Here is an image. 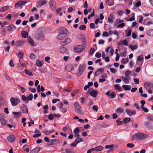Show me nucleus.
<instances>
[{"instance_id":"1","label":"nucleus","mask_w":153,"mask_h":153,"mask_svg":"<svg viewBox=\"0 0 153 153\" xmlns=\"http://www.w3.org/2000/svg\"><path fill=\"white\" fill-rule=\"evenodd\" d=\"M135 136L139 140H143L147 138L149 135L147 134L140 133L136 134Z\"/></svg>"},{"instance_id":"2","label":"nucleus","mask_w":153,"mask_h":153,"mask_svg":"<svg viewBox=\"0 0 153 153\" xmlns=\"http://www.w3.org/2000/svg\"><path fill=\"white\" fill-rule=\"evenodd\" d=\"M10 101L13 106H16L20 102V100L18 98L12 97L10 98Z\"/></svg>"},{"instance_id":"3","label":"nucleus","mask_w":153,"mask_h":153,"mask_svg":"<svg viewBox=\"0 0 153 153\" xmlns=\"http://www.w3.org/2000/svg\"><path fill=\"white\" fill-rule=\"evenodd\" d=\"M84 49V47L82 45H76L74 48V51L76 53H80L82 52Z\"/></svg>"},{"instance_id":"4","label":"nucleus","mask_w":153,"mask_h":153,"mask_svg":"<svg viewBox=\"0 0 153 153\" xmlns=\"http://www.w3.org/2000/svg\"><path fill=\"white\" fill-rule=\"evenodd\" d=\"M44 34L42 32H38L35 35V38L38 40L43 39Z\"/></svg>"},{"instance_id":"5","label":"nucleus","mask_w":153,"mask_h":153,"mask_svg":"<svg viewBox=\"0 0 153 153\" xmlns=\"http://www.w3.org/2000/svg\"><path fill=\"white\" fill-rule=\"evenodd\" d=\"M72 41L71 39L67 38H66L64 41H61L60 42V44L62 46H65L68 44L70 43Z\"/></svg>"},{"instance_id":"6","label":"nucleus","mask_w":153,"mask_h":153,"mask_svg":"<svg viewBox=\"0 0 153 153\" xmlns=\"http://www.w3.org/2000/svg\"><path fill=\"white\" fill-rule=\"evenodd\" d=\"M84 69V65H80L77 72V75L78 76H80L82 75Z\"/></svg>"},{"instance_id":"7","label":"nucleus","mask_w":153,"mask_h":153,"mask_svg":"<svg viewBox=\"0 0 153 153\" xmlns=\"http://www.w3.org/2000/svg\"><path fill=\"white\" fill-rule=\"evenodd\" d=\"M144 86L146 89H152L153 88V84L149 82H145L144 84Z\"/></svg>"},{"instance_id":"8","label":"nucleus","mask_w":153,"mask_h":153,"mask_svg":"<svg viewBox=\"0 0 153 153\" xmlns=\"http://www.w3.org/2000/svg\"><path fill=\"white\" fill-rule=\"evenodd\" d=\"M126 111L127 114L129 116L135 115L136 114V112L135 111L128 108L126 109Z\"/></svg>"},{"instance_id":"9","label":"nucleus","mask_w":153,"mask_h":153,"mask_svg":"<svg viewBox=\"0 0 153 153\" xmlns=\"http://www.w3.org/2000/svg\"><path fill=\"white\" fill-rule=\"evenodd\" d=\"M27 2L25 1H19L18 2L16 3L15 5V7L16 8H18L19 7H20L23 5L25 4Z\"/></svg>"},{"instance_id":"10","label":"nucleus","mask_w":153,"mask_h":153,"mask_svg":"<svg viewBox=\"0 0 153 153\" xmlns=\"http://www.w3.org/2000/svg\"><path fill=\"white\" fill-rule=\"evenodd\" d=\"M49 5L51 6V8L53 10H54L56 8V4L55 2L53 0H51L49 2Z\"/></svg>"},{"instance_id":"11","label":"nucleus","mask_w":153,"mask_h":153,"mask_svg":"<svg viewBox=\"0 0 153 153\" xmlns=\"http://www.w3.org/2000/svg\"><path fill=\"white\" fill-rule=\"evenodd\" d=\"M66 34L60 33L56 37L57 39L60 40L63 39L65 37Z\"/></svg>"},{"instance_id":"12","label":"nucleus","mask_w":153,"mask_h":153,"mask_svg":"<svg viewBox=\"0 0 153 153\" xmlns=\"http://www.w3.org/2000/svg\"><path fill=\"white\" fill-rule=\"evenodd\" d=\"M7 140L10 142H13L15 140V137L14 135H10L8 137Z\"/></svg>"},{"instance_id":"13","label":"nucleus","mask_w":153,"mask_h":153,"mask_svg":"<svg viewBox=\"0 0 153 153\" xmlns=\"http://www.w3.org/2000/svg\"><path fill=\"white\" fill-rule=\"evenodd\" d=\"M47 3V2L45 0H39L38 2L37 5L38 7H40L43 5Z\"/></svg>"},{"instance_id":"14","label":"nucleus","mask_w":153,"mask_h":153,"mask_svg":"<svg viewBox=\"0 0 153 153\" xmlns=\"http://www.w3.org/2000/svg\"><path fill=\"white\" fill-rule=\"evenodd\" d=\"M16 29V27L13 25H10L7 26V30L11 31L12 30H15Z\"/></svg>"},{"instance_id":"15","label":"nucleus","mask_w":153,"mask_h":153,"mask_svg":"<svg viewBox=\"0 0 153 153\" xmlns=\"http://www.w3.org/2000/svg\"><path fill=\"white\" fill-rule=\"evenodd\" d=\"M12 114L14 115V117L16 118H19L21 115V113L19 112H13Z\"/></svg>"},{"instance_id":"16","label":"nucleus","mask_w":153,"mask_h":153,"mask_svg":"<svg viewBox=\"0 0 153 153\" xmlns=\"http://www.w3.org/2000/svg\"><path fill=\"white\" fill-rule=\"evenodd\" d=\"M66 68L69 71H71L74 69V66L71 65L69 64L66 66Z\"/></svg>"},{"instance_id":"17","label":"nucleus","mask_w":153,"mask_h":153,"mask_svg":"<svg viewBox=\"0 0 153 153\" xmlns=\"http://www.w3.org/2000/svg\"><path fill=\"white\" fill-rule=\"evenodd\" d=\"M59 108L60 110L63 113H65L67 111V109L63 107V104L62 103H60L59 104Z\"/></svg>"},{"instance_id":"18","label":"nucleus","mask_w":153,"mask_h":153,"mask_svg":"<svg viewBox=\"0 0 153 153\" xmlns=\"http://www.w3.org/2000/svg\"><path fill=\"white\" fill-rule=\"evenodd\" d=\"M98 92L97 90H94L91 91L90 94L92 97H97Z\"/></svg>"},{"instance_id":"19","label":"nucleus","mask_w":153,"mask_h":153,"mask_svg":"<svg viewBox=\"0 0 153 153\" xmlns=\"http://www.w3.org/2000/svg\"><path fill=\"white\" fill-rule=\"evenodd\" d=\"M27 41V42L32 46H34V42L33 39L30 37L29 36L28 37Z\"/></svg>"},{"instance_id":"20","label":"nucleus","mask_w":153,"mask_h":153,"mask_svg":"<svg viewBox=\"0 0 153 153\" xmlns=\"http://www.w3.org/2000/svg\"><path fill=\"white\" fill-rule=\"evenodd\" d=\"M74 105L75 106V110L76 111H79L81 109V107H80L79 103L77 102H76L74 103Z\"/></svg>"},{"instance_id":"21","label":"nucleus","mask_w":153,"mask_h":153,"mask_svg":"<svg viewBox=\"0 0 153 153\" xmlns=\"http://www.w3.org/2000/svg\"><path fill=\"white\" fill-rule=\"evenodd\" d=\"M60 33L65 34L67 33V31L66 28L64 27H62L60 28Z\"/></svg>"},{"instance_id":"22","label":"nucleus","mask_w":153,"mask_h":153,"mask_svg":"<svg viewBox=\"0 0 153 153\" xmlns=\"http://www.w3.org/2000/svg\"><path fill=\"white\" fill-rule=\"evenodd\" d=\"M122 88L126 91H129L131 89V86L128 85H123Z\"/></svg>"},{"instance_id":"23","label":"nucleus","mask_w":153,"mask_h":153,"mask_svg":"<svg viewBox=\"0 0 153 153\" xmlns=\"http://www.w3.org/2000/svg\"><path fill=\"white\" fill-rule=\"evenodd\" d=\"M24 41L23 40H21L17 41L16 43V45L17 46H21L24 43Z\"/></svg>"},{"instance_id":"24","label":"nucleus","mask_w":153,"mask_h":153,"mask_svg":"<svg viewBox=\"0 0 153 153\" xmlns=\"http://www.w3.org/2000/svg\"><path fill=\"white\" fill-rule=\"evenodd\" d=\"M103 148L101 146H99L93 148L94 150L97 151H101L103 150Z\"/></svg>"},{"instance_id":"25","label":"nucleus","mask_w":153,"mask_h":153,"mask_svg":"<svg viewBox=\"0 0 153 153\" xmlns=\"http://www.w3.org/2000/svg\"><path fill=\"white\" fill-rule=\"evenodd\" d=\"M122 80L126 84H128L129 82V80L128 78L124 77V76H121L120 77Z\"/></svg>"},{"instance_id":"26","label":"nucleus","mask_w":153,"mask_h":153,"mask_svg":"<svg viewBox=\"0 0 153 153\" xmlns=\"http://www.w3.org/2000/svg\"><path fill=\"white\" fill-rule=\"evenodd\" d=\"M147 34L150 36H153V30H150L147 31Z\"/></svg>"},{"instance_id":"27","label":"nucleus","mask_w":153,"mask_h":153,"mask_svg":"<svg viewBox=\"0 0 153 153\" xmlns=\"http://www.w3.org/2000/svg\"><path fill=\"white\" fill-rule=\"evenodd\" d=\"M40 151V149L38 148H36L32 150L30 153H38Z\"/></svg>"},{"instance_id":"28","label":"nucleus","mask_w":153,"mask_h":153,"mask_svg":"<svg viewBox=\"0 0 153 153\" xmlns=\"http://www.w3.org/2000/svg\"><path fill=\"white\" fill-rule=\"evenodd\" d=\"M42 62L39 59H37L36 62V65L38 67H41L42 65Z\"/></svg>"},{"instance_id":"29","label":"nucleus","mask_w":153,"mask_h":153,"mask_svg":"<svg viewBox=\"0 0 153 153\" xmlns=\"http://www.w3.org/2000/svg\"><path fill=\"white\" fill-rule=\"evenodd\" d=\"M123 20H121L120 19H117L114 22V25H117L120 23L123 22Z\"/></svg>"},{"instance_id":"30","label":"nucleus","mask_w":153,"mask_h":153,"mask_svg":"<svg viewBox=\"0 0 153 153\" xmlns=\"http://www.w3.org/2000/svg\"><path fill=\"white\" fill-rule=\"evenodd\" d=\"M21 35L22 37L24 38H26L28 36V33L26 31H22L21 32Z\"/></svg>"},{"instance_id":"31","label":"nucleus","mask_w":153,"mask_h":153,"mask_svg":"<svg viewBox=\"0 0 153 153\" xmlns=\"http://www.w3.org/2000/svg\"><path fill=\"white\" fill-rule=\"evenodd\" d=\"M113 16L112 15H110L108 18V21L109 22L111 23H113Z\"/></svg>"},{"instance_id":"32","label":"nucleus","mask_w":153,"mask_h":153,"mask_svg":"<svg viewBox=\"0 0 153 153\" xmlns=\"http://www.w3.org/2000/svg\"><path fill=\"white\" fill-rule=\"evenodd\" d=\"M8 8V6H4L3 7H1L0 9V12H5L7 10Z\"/></svg>"},{"instance_id":"33","label":"nucleus","mask_w":153,"mask_h":153,"mask_svg":"<svg viewBox=\"0 0 153 153\" xmlns=\"http://www.w3.org/2000/svg\"><path fill=\"white\" fill-rule=\"evenodd\" d=\"M125 31L126 34V37H129L131 36L132 32L131 30L130 29L128 31L127 30H125Z\"/></svg>"},{"instance_id":"34","label":"nucleus","mask_w":153,"mask_h":153,"mask_svg":"<svg viewBox=\"0 0 153 153\" xmlns=\"http://www.w3.org/2000/svg\"><path fill=\"white\" fill-rule=\"evenodd\" d=\"M22 99L25 102V103H27L28 102V100L27 97L24 95L22 96Z\"/></svg>"},{"instance_id":"35","label":"nucleus","mask_w":153,"mask_h":153,"mask_svg":"<svg viewBox=\"0 0 153 153\" xmlns=\"http://www.w3.org/2000/svg\"><path fill=\"white\" fill-rule=\"evenodd\" d=\"M48 105H44L43 106V108L44 109V112L45 114H47L48 113Z\"/></svg>"},{"instance_id":"36","label":"nucleus","mask_w":153,"mask_h":153,"mask_svg":"<svg viewBox=\"0 0 153 153\" xmlns=\"http://www.w3.org/2000/svg\"><path fill=\"white\" fill-rule=\"evenodd\" d=\"M66 50V48L65 47H62L59 48V51L62 53H65Z\"/></svg>"},{"instance_id":"37","label":"nucleus","mask_w":153,"mask_h":153,"mask_svg":"<svg viewBox=\"0 0 153 153\" xmlns=\"http://www.w3.org/2000/svg\"><path fill=\"white\" fill-rule=\"evenodd\" d=\"M28 145H25L23 146V149L24 151H26L27 153H28L29 152V148L27 147Z\"/></svg>"},{"instance_id":"38","label":"nucleus","mask_w":153,"mask_h":153,"mask_svg":"<svg viewBox=\"0 0 153 153\" xmlns=\"http://www.w3.org/2000/svg\"><path fill=\"white\" fill-rule=\"evenodd\" d=\"M144 58L142 55H141L137 57V61H138L140 62H141L143 60V59Z\"/></svg>"},{"instance_id":"39","label":"nucleus","mask_w":153,"mask_h":153,"mask_svg":"<svg viewBox=\"0 0 153 153\" xmlns=\"http://www.w3.org/2000/svg\"><path fill=\"white\" fill-rule=\"evenodd\" d=\"M116 111L117 113H122L124 112V110L121 108L117 109Z\"/></svg>"},{"instance_id":"40","label":"nucleus","mask_w":153,"mask_h":153,"mask_svg":"<svg viewBox=\"0 0 153 153\" xmlns=\"http://www.w3.org/2000/svg\"><path fill=\"white\" fill-rule=\"evenodd\" d=\"M24 106L22 108V111L23 113L26 112L27 114L28 113V110L27 108L25 106V105H24Z\"/></svg>"},{"instance_id":"41","label":"nucleus","mask_w":153,"mask_h":153,"mask_svg":"<svg viewBox=\"0 0 153 153\" xmlns=\"http://www.w3.org/2000/svg\"><path fill=\"white\" fill-rule=\"evenodd\" d=\"M131 120V119L129 118L126 117L124 118L123 121L124 123H127L129 122Z\"/></svg>"},{"instance_id":"42","label":"nucleus","mask_w":153,"mask_h":153,"mask_svg":"<svg viewBox=\"0 0 153 153\" xmlns=\"http://www.w3.org/2000/svg\"><path fill=\"white\" fill-rule=\"evenodd\" d=\"M114 88L117 90H122V88L118 85L116 84L114 85Z\"/></svg>"},{"instance_id":"43","label":"nucleus","mask_w":153,"mask_h":153,"mask_svg":"<svg viewBox=\"0 0 153 153\" xmlns=\"http://www.w3.org/2000/svg\"><path fill=\"white\" fill-rule=\"evenodd\" d=\"M29 76H31L32 73L30 71H28L27 69L25 70L24 71Z\"/></svg>"},{"instance_id":"44","label":"nucleus","mask_w":153,"mask_h":153,"mask_svg":"<svg viewBox=\"0 0 153 153\" xmlns=\"http://www.w3.org/2000/svg\"><path fill=\"white\" fill-rule=\"evenodd\" d=\"M75 141L77 143H78L82 141L83 139L81 138L77 137L75 140Z\"/></svg>"},{"instance_id":"45","label":"nucleus","mask_w":153,"mask_h":153,"mask_svg":"<svg viewBox=\"0 0 153 153\" xmlns=\"http://www.w3.org/2000/svg\"><path fill=\"white\" fill-rule=\"evenodd\" d=\"M82 44H85L86 43V39L84 36H83V38L82 39Z\"/></svg>"},{"instance_id":"46","label":"nucleus","mask_w":153,"mask_h":153,"mask_svg":"<svg viewBox=\"0 0 153 153\" xmlns=\"http://www.w3.org/2000/svg\"><path fill=\"white\" fill-rule=\"evenodd\" d=\"M129 47L132 50H134L137 49V47L136 45H130Z\"/></svg>"},{"instance_id":"47","label":"nucleus","mask_w":153,"mask_h":153,"mask_svg":"<svg viewBox=\"0 0 153 153\" xmlns=\"http://www.w3.org/2000/svg\"><path fill=\"white\" fill-rule=\"evenodd\" d=\"M79 29L81 30H86V27L84 25H81L79 27Z\"/></svg>"},{"instance_id":"48","label":"nucleus","mask_w":153,"mask_h":153,"mask_svg":"<svg viewBox=\"0 0 153 153\" xmlns=\"http://www.w3.org/2000/svg\"><path fill=\"white\" fill-rule=\"evenodd\" d=\"M110 70L111 72L112 73H115L117 72L116 69L114 68H111Z\"/></svg>"},{"instance_id":"49","label":"nucleus","mask_w":153,"mask_h":153,"mask_svg":"<svg viewBox=\"0 0 153 153\" xmlns=\"http://www.w3.org/2000/svg\"><path fill=\"white\" fill-rule=\"evenodd\" d=\"M125 26V23H122L118 25L117 26V27L119 28L123 27Z\"/></svg>"},{"instance_id":"50","label":"nucleus","mask_w":153,"mask_h":153,"mask_svg":"<svg viewBox=\"0 0 153 153\" xmlns=\"http://www.w3.org/2000/svg\"><path fill=\"white\" fill-rule=\"evenodd\" d=\"M116 96V94L114 92L111 93L110 95L111 98L112 99L114 98Z\"/></svg>"},{"instance_id":"51","label":"nucleus","mask_w":153,"mask_h":153,"mask_svg":"<svg viewBox=\"0 0 153 153\" xmlns=\"http://www.w3.org/2000/svg\"><path fill=\"white\" fill-rule=\"evenodd\" d=\"M1 122L2 124L5 125L7 123V121L4 119H2L1 120Z\"/></svg>"},{"instance_id":"52","label":"nucleus","mask_w":153,"mask_h":153,"mask_svg":"<svg viewBox=\"0 0 153 153\" xmlns=\"http://www.w3.org/2000/svg\"><path fill=\"white\" fill-rule=\"evenodd\" d=\"M65 152L66 153H72L73 150L72 149H66Z\"/></svg>"},{"instance_id":"53","label":"nucleus","mask_w":153,"mask_h":153,"mask_svg":"<svg viewBox=\"0 0 153 153\" xmlns=\"http://www.w3.org/2000/svg\"><path fill=\"white\" fill-rule=\"evenodd\" d=\"M133 80L136 84H138L139 83V80L138 79L134 78Z\"/></svg>"},{"instance_id":"54","label":"nucleus","mask_w":153,"mask_h":153,"mask_svg":"<svg viewBox=\"0 0 153 153\" xmlns=\"http://www.w3.org/2000/svg\"><path fill=\"white\" fill-rule=\"evenodd\" d=\"M29 89L31 92L33 93H35L36 92V90L35 88H29Z\"/></svg>"},{"instance_id":"55","label":"nucleus","mask_w":153,"mask_h":153,"mask_svg":"<svg viewBox=\"0 0 153 153\" xmlns=\"http://www.w3.org/2000/svg\"><path fill=\"white\" fill-rule=\"evenodd\" d=\"M33 97V94H30L28 96L27 98L28 99V100H29L31 101L32 100Z\"/></svg>"},{"instance_id":"56","label":"nucleus","mask_w":153,"mask_h":153,"mask_svg":"<svg viewBox=\"0 0 153 153\" xmlns=\"http://www.w3.org/2000/svg\"><path fill=\"white\" fill-rule=\"evenodd\" d=\"M127 146L128 148H132L134 147V145L132 143H129L127 145Z\"/></svg>"},{"instance_id":"57","label":"nucleus","mask_w":153,"mask_h":153,"mask_svg":"<svg viewBox=\"0 0 153 153\" xmlns=\"http://www.w3.org/2000/svg\"><path fill=\"white\" fill-rule=\"evenodd\" d=\"M113 145H107L105 146V148L106 149H111L113 148Z\"/></svg>"},{"instance_id":"58","label":"nucleus","mask_w":153,"mask_h":153,"mask_svg":"<svg viewBox=\"0 0 153 153\" xmlns=\"http://www.w3.org/2000/svg\"><path fill=\"white\" fill-rule=\"evenodd\" d=\"M95 56L96 57L98 58H99L101 56V54L99 52H97L96 53Z\"/></svg>"},{"instance_id":"59","label":"nucleus","mask_w":153,"mask_h":153,"mask_svg":"<svg viewBox=\"0 0 153 153\" xmlns=\"http://www.w3.org/2000/svg\"><path fill=\"white\" fill-rule=\"evenodd\" d=\"M50 58L49 56H47L45 57V60L48 62L49 63H50V62L49 61V60L50 59Z\"/></svg>"},{"instance_id":"60","label":"nucleus","mask_w":153,"mask_h":153,"mask_svg":"<svg viewBox=\"0 0 153 153\" xmlns=\"http://www.w3.org/2000/svg\"><path fill=\"white\" fill-rule=\"evenodd\" d=\"M80 131V130L78 128H76L74 131V132L75 134L78 133Z\"/></svg>"},{"instance_id":"61","label":"nucleus","mask_w":153,"mask_h":153,"mask_svg":"<svg viewBox=\"0 0 153 153\" xmlns=\"http://www.w3.org/2000/svg\"><path fill=\"white\" fill-rule=\"evenodd\" d=\"M95 62L96 63H99V65H101L102 64V62H101V60L100 59H97L95 61Z\"/></svg>"},{"instance_id":"62","label":"nucleus","mask_w":153,"mask_h":153,"mask_svg":"<svg viewBox=\"0 0 153 153\" xmlns=\"http://www.w3.org/2000/svg\"><path fill=\"white\" fill-rule=\"evenodd\" d=\"M90 28L94 29L95 28V25L93 23H91L90 24Z\"/></svg>"},{"instance_id":"63","label":"nucleus","mask_w":153,"mask_h":153,"mask_svg":"<svg viewBox=\"0 0 153 153\" xmlns=\"http://www.w3.org/2000/svg\"><path fill=\"white\" fill-rule=\"evenodd\" d=\"M131 73V72L130 71H126L125 73V76L126 77H128L130 74Z\"/></svg>"},{"instance_id":"64","label":"nucleus","mask_w":153,"mask_h":153,"mask_svg":"<svg viewBox=\"0 0 153 153\" xmlns=\"http://www.w3.org/2000/svg\"><path fill=\"white\" fill-rule=\"evenodd\" d=\"M109 34L106 31L104 32L102 34V36L104 37H107L108 36Z\"/></svg>"}]
</instances>
